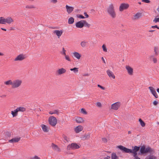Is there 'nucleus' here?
Segmentation results:
<instances>
[{
  "label": "nucleus",
  "instance_id": "nucleus-25",
  "mask_svg": "<svg viewBox=\"0 0 159 159\" xmlns=\"http://www.w3.org/2000/svg\"><path fill=\"white\" fill-rule=\"evenodd\" d=\"M75 121L76 122L80 123L84 122V120L82 117H77L75 119Z\"/></svg>",
  "mask_w": 159,
  "mask_h": 159
},
{
  "label": "nucleus",
  "instance_id": "nucleus-27",
  "mask_svg": "<svg viewBox=\"0 0 159 159\" xmlns=\"http://www.w3.org/2000/svg\"><path fill=\"white\" fill-rule=\"evenodd\" d=\"M52 149L55 151H59L60 149L58 147L56 144L52 143Z\"/></svg>",
  "mask_w": 159,
  "mask_h": 159
},
{
  "label": "nucleus",
  "instance_id": "nucleus-51",
  "mask_svg": "<svg viewBox=\"0 0 159 159\" xmlns=\"http://www.w3.org/2000/svg\"><path fill=\"white\" fill-rule=\"evenodd\" d=\"M152 60L154 63H156L157 62V60L156 58L153 57Z\"/></svg>",
  "mask_w": 159,
  "mask_h": 159
},
{
  "label": "nucleus",
  "instance_id": "nucleus-50",
  "mask_svg": "<svg viewBox=\"0 0 159 159\" xmlns=\"http://www.w3.org/2000/svg\"><path fill=\"white\" fill-rule=\"evenodd\" d=\"M142 1L146 3H149L150 2L149 0H142Z\"/></svg>",
  "mask_w": 159,
  "mask_h": 159
},
{
  "label": "nucleus",
  "instance_id": "nucleus-54",
  "mask_svg": "<svg viewBox=\"0 0 159 159\" xmlns=\"http://www.w3.org/2000/svg\"><path fill=\"white\" fill-rule=\"evenodd\" d=\"M153 103L154 105L156 106L158 104V102L156 101H155L153 102Z\"/></svg>",
  "mask_w": 159,
  "mask_h": 159
},
{
  "label": "nucleus",
  "instance_id": "nucleus-35",
  "mask_svg": "<svg viewBox=\"0 0 159 159\" xmlns=\"http://www.w3.org/2000/svg\"><path fill=\"white\" fill-rule=\"evenodd\" d=\"M139 121L140 123V125H141V126L142 127H144L145 126V123L143 121V120L141 119H140V118L139 119Z\"/></svg>",
  "mask_w": 159,
  "mask_h": 159
},
{
  "label": "nucleus",
  "instance_id": "nucleus-32",
  "mask_svg": "<svg viewBox=\"0 0 159 159\" xmlns=\"http://www.w3.org/2000/svg\"><path fill=\"white\" fill-rule=\"evenodd\" d=\"M74 19L73 17H70L68 20V23L69 24H72L74 23Z\"/></svg>",
  "mask_w": 159,
  "mask_h": 159
},
{
  "label": "nucleus",
  "instance_id": "nucleus-14",
  "mask_svg": "<svg viewBox=\"0 0 159 159\" xmlns=\"http://www.w3.org/2000/svg\"><path fill=\"white\" fill-rule=\"evenodd\" d=\"M142 16V13L141 12H138L134 15L132 19L133 20H136L139 19Z\"/></svg>",
  "mask_w": 159,
  "mask_h": 159
},
{
  "label": "nucleus",
  "instance_id": "nucleus-38",
  "mask_svg": "<svg viewBox=\"0 0 159 159\" xmlns=\"http://www.w3.org/2000/svg\"><path fill=\"white\" fill-rule=\"evenodd\" d=\"M62 137L64 140L66 142H68L69 141V139L65 135L63 134Z\"/></svg>",
  "mask_w": 159,
  "mask_h": 159
},
{
  "label": "nucleus",
  "instance_id": "nucleus-12",
  "mask_svg": "<svg viewBox=\"0 0 159 159\" xmlns=\"http://www.w3.org/2000/svg\"><path fill=\"white\" fill-rule=\"evenodd\" d=\"M66 72V70L63 68L58 69L56 71V73L58 75H61L64 74Z\"/></svg>",
  "mask_w": 159,
  "mask_h": 159
},
{
  "label": "nucleus",
  "instance_id": "nucleus-48",
  "mask_svg": "<svg viewBox=\"0 0 159 159\" xmlns=\"http://www.w3.org/2000/svg\"><path fill=\"white\" fill-rule=\"evenodd\" d=\"M30 159H40V157H38L35 156L31 158Z\"/></svg>",
  "mask_w": 159,
  "mask_h": 159
},
{
  "label": "nucleus",
  "instance_id": "nucleus-20",
  "mask_svg": "<svg viewBox=\"0 0 159 159\" xmlns=\"http://www.w3.org/2000/svg\"><path fill=\"white\" fill-rule=\"evenodd\" d=\"M76 27L78 28H82L84 27L83 20H81L77 22L75 24Z\"/></svg>",
  "mask_w": 159,
  "mask_h": 159
},
{
  "label": "nucleus",
  "instance_id": "nucleus-7",
  "mask_svg": "<svg viewBox=\"0 0 159 159\" xmlns=\"http://www.w3.org/2000/svg\"><path fill=\"white\" fill-rule=\"evenodd\" d=\"M129 7V5L127 3H121L119 7V10L120 11H122L124 10L127 9Z\"/></svg>",
  "mask_w": 159,
  "mask_h": 159
},
{
  "label": "nucleus",
  "instance_id": "nucleus-60",
  "mask_svg": "<svg viewBox=\"0 0 159 159\" xmlns=\"http://www.w3.org/2000/svg\"><path fill=\"white\" fill-rule=\"evenodd\" d=\"M1 29L3 30H4V31H6L7 30L6 29H4V28H1Z\"/></svg>",
  "mask_w": 159,
  "mask_h": 159
},
{
  "label": "nucleus",
  "instance_id": "nucleus-11",
  "mask_svg": "<svg viewBox=\"0 0 159 159\" xmlns=\"http://www.w3.org/2000/svg\"><path fill=\"white\" fill-rule=\"evenodd\" d=\"M125 69L127 70L128 74L129 75H132L134 74L133 69L131 66L126 65L125 67Z\"/></svg>",
  "mask_w": 159,
  "mask_h": 159
},
{
  "label": "nucleus",
  "instance_id": "nucleus-64",
  "mask_svg": "<svg viewBox=\"0 0 159 159\" xmlns=\"http://www.w3.org/2000/svg\"><path fill=\"white\" fill-rule=\"evenodd\" d=\"M108 157L109 158H110V157Z\"/></svg>",
  "mask_w": 159,
  "mask_h": 159
},
{
  "label": "nucleus",
  "instance_id": "nucleus-63",
  "mask_svg": "<svg viewBox=\"0 0 159 159\" xmlns=\"http://www.w3.org/2000/svg\"><path fill=\"white\" fill-rule=\"evenodd\" d=\"M131 132L130 131H128V134H131Z\"/></svg>",
  "mask_w": 159,
  "mask_h": 159
},
{
  "label": "nucleus",
  "instance_id": "nucleus-57",
  "mask_svg": "<svg viewBox=\"0 0 159 159\" xmlns=\"http://www.w3.org/2000/svg\"><path fill=\"white\" fill-rule=\"evenodd\" d=\"M4 55V54L3 53L0 52V56H3Z\"/></svg>",
  "mask_w": 159,
  "mask_h": 159
},
{
  "label": "nucleus",
  "instance_id": "nucleus-34",
  "mask_svg": "<svg viewBox=\"0 0 159 159\" xmlns=\"http://www.w3.org/2000/svg\"><path fill=\"white\" fill-rule=\"evenodd\" d=\"M111 159H119V157L117 156L116 153H114L111 154Z\"/></svg>",
  "mask_w": 159,
  "mask_h": 159
},
{
  "label": "nucleus",
  "instance_id": "nucleus-44",
  "mask_svg": "<svg viewBox=\"0 0 159 159\" xmlns=\"http://www.w3.org/2000/svg\"><path fill=\"white\" fill-rule=\"evenodd\" d=\"M57 2V0H51L50 1V2L52 4H56Z\"/></svg>",
  "mask_w": 159,
  "mask_h": 159
},
{
  "label": "nucleus",
  "instance_id": "nucleus-16",
  "mask_svg": "<svg viewBox=\"0 0 159 159\" xmlns=\"http://www.w3.org/2000/svg\"><path fill=\"white\" fill-rule=\"evenodd\" d=\"M107 73L110 78H112L113 79H115V76L114 73L110 70H107Z\"/></svg>",
  "mask_w": 159,
  "mask_h": 159
},
{
  "label": "nucleus",
  "instance_id": "nucleus-40",
  "mask_svg": "<svg viewBox=\"0 0 159 159\" xmlns=\"http://www.w3.org/2000/svg\"><path fill=\"white\" fill-rule=\"evenodd\" d=\"M34 8L35 7H34V6L33 5H27L25 6V8L26 9H32Z\"/></svg>",
  "mask_w": 159,
  "mask_h": 159
},
{
  "label": "nucleus",
  "instance_id": "nucleus-30",
  "mask_svg": "<svg viewBox=\"0 0 159 159\" xmlns=\"http://www.w3.org/2000/svg\"><path fill=\"white\" fill-rule=\"evenodd\" d=\"M18 112H24L25 111L26 109L23 107H17L16 109Z\"/></svg>",
  "mask_w": 159,
  "mask_h": 159
},
{
  "label": "nucleus",
  "instance_id": "nucleus-24",
  "mask_svg": "<svg viewBox=\"0 0 159 159\" xmlns=\"http://www.w3.org/2000/svg\"><path fill=\"white\" fill-rule=\"evenodd\" d=\"M11 114L12 116L13 117H14L16 116L18 114V112L16 109L14 110L13 111H11Z\"/></svg>",
  "mask_w": 159,
  "mask_h": 159
},
{
  "label": "nucleus",
  "instance_id": "nucleus-15",
  "mask_svg": "<svg viewBox=\"0 0 159 159\" xmlns=\"http://www.w3.org/2000/svg\"><path fill=\"white\" fill-rule=\"evenodd\" d=\"M53 33L54 34H55L57 36L58 38L61 36L63 33V31L62 30H55L53 31Z\"/></svg>",
  "mask_w": 159,
  "mask_h": 159
},
{
  "label": "nucleus",
  "instance_id": "nucleus-58",
  "mask_svg": "<svg viewBox=\"0 0 159 159\" xmlns=\"http://www.w3.org/2000/svg\"><path fill=\"white\" fill-rule=\"evenodd\" d=\"M153 57H154L153 55H152L150 56V59H153Z\"/></svg>",
  "mask_w": 159,
  "mask_h": 159
},
{
  "label": "nucleus",
  "instance_id": "nucleus-56",
  "mask_svg": "<svg viewBox=\"0 0 159 159\" xmlns=\"http://www.w3.org/2000/svg\"><path fill=\"white\" fill-rule=\"evenodd\" d=\"M101 59H102V60L103 61V62L104 63H106V62H105V60L104 59L103 57H102Z\"/></svg>",
  "mask_w": 159,
  "mask_h": 159
},
{
  "label": "nucleus",
  "instance_id": "nucleus-19",
  "mask_svg": "<svg viewBox=\"0 0 159 159\" xmlns=\"http://www.w3.org/2000/svg\"><path fill=\"white\" fill-rule=\"evenodd\" d=\"M72 54L73 57L78 60L80 59L81 57V54L76 52H73Z\"/></svg>",
  "mask_w": 159,
  "mask_h": 159
},
{
  "label": "nucleus",
  "instance_id": "nucleus-23",
  "mask_svg": "<svg viewBox=\"0 0 159 159\" xmlns=\"http://www.w3.org/2000/svg\"><path fill=\"white\" fill-rule=\"evenodd\" d=\"M4 84L7 86L11 85L12 88V85L13 84V81H12L11 80H8L5 82H4Z\"/></svg>",
  "mask_w": 159,
  "mask_h": 159
},
{
  "label": "nucleus",
  "instance_id": "nucleus-28",
  "mask_svg": "<svg viewBox=\"0 0 159 159\" xmlns=\"http://www.w3.org/2000/svg\"><path fill=\"white\" fill-rule=\"evenodd\" d=\"M90 134L89 133L85 134L81 137L83 140H84L86 139H88L90 138Z\"/></svg>",
  "mask_w": 159,
  "mask_h": 159
},
{
  "label": "nucleus",
  "instance_id": "nucleus-6",
  "mask_svg": "<svg viewBox=\"0 0 159 159\" xmlns=\"http://www.w3.org/2000/svg\"><path fill=\"white\" fill-rule=\"evenodd\" d=\"M152 152V149L150 148L147 147L145 148L144 146H142L141 147L140 152L142 154H144Z\"/></svg>",
  "mask_w": 159,
  "mask_h": 159
},
{
  "label": "nucleus",
  "instance_id": "nucleus-8",
  "mask_svg": "<svg viewBox=\"0 0 159 159\" xmlns=\"http://www.w3.org/2000/svg\"><path fill=\"white\" fill-rule=\"evenodd\" d=\"M120 102H116L111 104V109L113 110H117L120 108Z\"/></svg>",
  "mask_w": 159,
  "mask_h": 159
},
{
  "label": "nucleus",
  "instance_id": "nucleus-49",
  "mask_svg": "<svg viewBox=\"0 0 159 159\" xmlns=\"http://www.w3.org/2000/svg\"><path fill=\"white\" fill-rule=\"evenodd\" d=\"M98 86L103 90H104L105 89V87H104L103 86H101V85H100L99 84H98Z\"/></svg>",
  "mask_w": 159,
  "mask_h": 159
},
{
  "label": "nucleus",
  "instance_id": "nucleus-42",
  "mask_svg": "<svg viewBox=\"0 0 159 159\" xmlns=\"http://www.w3.org/2000/svg\"><path fill=\"white\" fill-rule=\"evenodd\" d=\"M146 159H156V158L155 157L153 156H149L147 157Z\"/></svg>",
  "mask_w": 159,
  "mask_h": 159
},
{
  "label": "nucleus",
  "instance_id": "nucleus-22",
  "mask_svg": "<svg viewBox=\"0 0 159 159\" xmlns=\"http://www.w3.org/2000/svg\"><path fill=\"white\" fill-rule=\"evenodd\" d=\"M43 130L45 132H48L49 131L48 127L44 124H42L41 125Z\"/></svg>",
  "mask_w": 159,
  "mask_h": 159
},
{
  "label": "nucleus",
  "instance_id": "nucleus-37",
  "mask_svg": "<svg viewBox=\"0 0 159 159\" xmlns=\"http://www.w3.org/2000/svg\"><path fill=\"white\" fill-rule=\"evenodd\" d=\"M70 70L71 71H73L74 73H76L78 72V68L76 67H74L73 68L70 69Z\"/></svg>",
  "mask_w": 159,
  "mask_h": 159
},
{
  "label": "nucleus",
  "instance_id": "nucleus-41",
  "mask_svg": "<svg viewBox=\"0 0 159 159\" xmlns=\"http://www.w3.org/2000/svg\"><path fill=\"white\" fill-rule=\"evenodd\" d=\"M66 50L64 49V48H62V51L61 52V54L65 56L66 55Z\"/></svg>",
  "mask_w": 159,
  "mask_h": 159
},
{
  "label": "nucleus",
  "instance_id": "nucleus-33",
  "mask_svg": "<svg viewBox=\"0 0 159 159\" xmlns=\"http://www.w3.org/2000/svg\"><path fill=\"white\" fill-rule=\"evenodd\" d=\"M64 57H65V59L66 61H67L69 62H70L71 61V58H70V57L69 55H65L64 56Z\"/></svg>",
  "mask_w": 159,
  "mask_h": 159
},
{
  "label": "nucleus",
  "instance_id": "nucleus-52",
  "mask_svg": "<svg viewBox=\"0 0 159 159\" xmlns=\"http://www.w3.org/2000/svg\"><path fill=\"white\" fill-rule=\"evenodd\" d=\"M84 16H85V18H87L89 17V16L87 14V13L86 12H84Z\"/></svg>",
  "mask_w": 159,
  "mask_h": 159
},
{
  "label": "nucleus",
  "instance_id": "nucleus-4",
  "mask_svg": "<svg viewBox=\"0 0 159 159\" xmlns=\"http://www.w3.org/2000/svg\"><path fill=\"white\" fill-rule=\"evenodd\" d=\"M22 83V80L19 79L14 80L13 81L12 88L13 89H17L20 88Z\"/></svg>",
  "mask_w": 159,
  "mask_h": 159
},
{
  "label": "nucleus",
  "instance_id": "nucleus-18",
  "mask_svg": "<svg viewBox=\"0 0 159 159\" xmlns=\"http://www.w3.org/2000/svg\"><path fill=\"white\" fill-rule=\"evenodd\" d=\"M83 129V127L81 125H78L74 128V131L76 133H78L81 131Z\"/></svg>",
  "mask_w": 159,
  "mask_h": 159
},
{
  "label": "nucleus",
  "instance_id": "nucleus-2",
  "mask_svg": "<svg viewBox=\"0 0 159 159\" xmlns=\"http://www.w3.org/2000/svg\"><path fill=\"white\" fill-rule=\"evenodd\" d=\"M107 10L108 14L111 18H116V15L113 4L111 3L110 4L107 8Z\"/></svg>",
  "mask_w": 159,
  "mask_h": 159
},
{
  "label": "nucleus",
  "instance_id": "nucleus-13",
  "mask_svg": "<svg viewBox=\"0 0 159 159\" xmlns=\"http://www.w3.org/2000/svg\"><path fill=\"white\" fill-rule=\"evenodd\" d=\"M148 89H149L150 91L152 94L156 98H158L157 94L156 91L155 89L152 86H150L148 87Z\"/></svg>",
  "mask_w": 159,
  "mask_h": 159
},
{
  "label": "nucleus",
  "instance_id": "nucleus-62",
  "mask_svg": "<svg viewBox=\"0 0 159 159\" xmlns=\"http://www.w3.org/2000/svg\"><path fill=\"white\" fill-rule=\"evenodd\" d=\"M154 31V30H149V31L150 32H153Z\"/></svg>",
  "mask_w": 159,
  "mask_h": 159
},
{
  "label": "nucleus",
  "instance_id": "nucleus-26",
  "mask_svg": "<svg viewBox=\"0 0 159 159\" xmlns=\"http://www.w3.org/2000/svg\"><path fill=\"white\" fill-rule=\"evenodd\" d=\"M154 52L155 56H157L159 54V50L158 47L157 46H155L154 47Z\"/></svg>",
  "mask_w": 159,
  "mask_h": 159
},
{
  "label": "nucleus",
  "instance_id": "nucleus-31",
  "mask_svg": "<svg viewBox=\"0 0 159 159\" xmlns=\"http://www.w3.org/2000/svg\"><path fill=\"white\" fill-rule=\"evenodd\" d=\"M49 113L51 115H52L54 114H57L58 115L59 114V111L57 110H54L52 111H50Z\"/></svg>",
  "mask_w": 159,
  "mask_h": 159
},
{
  "label": "nucleus",
  "instance_id": "nucleus-36",
  "mask_svg": "<svg viewBox=\"0 0 159 159\" xmlns=\"http://www.w3.org/2000/svg\"><path fill=\"white\" fill-rule=\"evenodd\" d=\"M83 24L84 26H85L88 28L90 26V24H89L85 20H83Z\"/></svg>",
  "mask_w": 159,
  "mask_h": 159
},
{
  "label": "nucleus",
  "instance_id": "nucleus-55",
  "mask_svg": "<svg viewBox=\"0 0 159 159\" xmlns=\"http://www.w3.org/2000/svg\"><path fill=\"white\" fill-rule=\"evenodd\" d=\"M151 27L152 28H156L158 29H159V28H158L157 25H155V26H152Z\"/></svg>",
  "mask_w": 159,
  "mask_h": 159
},
{
  "label": "nucleus",
  "instance_id": "nucleus-43",
  "mask_svg": "<svg viewBox=\"0 0 159 159\" xmlns=\"http://www.w3.org/2000/svg\"><path fill=\"white\" fill-rule=\"evenodd\" d=\"M80 112L84 114H85V115L87 114V113L86 112V110L84 108H81V109Z\"/></svg>",
  "mask_w": 159,
  "mask_h": 159
},
{
  "label": "nucleus",
  "instance_id": "nucleus-46",
  "mask_svg": "<svg viewBox=\"0 0 159 159\" xmlns=\"http://www.w3.org/2000/svg\"><path fill=\"white\" fill-rule=\"evenodd\" d=\"M153 21L155 23L159 22V18H155L153 20Z\"/></svg>",
  "mask_w": 159,
  "mask_h": 159
},
{
  "label": "nucleus",
  "instance_id": "nucleus-45",
  "mask_svg": "<svg viewBox=\"0 0 159 159\" xmlns=\"http://www.w3.org/2000/svg\"><path fill=\"white\" fill-rule=\"evenodd\" d=\"M96 105L97 107H102V104L99 102H98L96 103Z\"/></svg>",
  "mask_w": 159,
  "mask_h": 159
},
{
  "label": "nucleus",
  "instance_id": "nucleus-9",
  "mask_svg": "<svg viewBox=\"0 0 159 159\" xmlns=\"http://www.w3.org/2000/svg\"><path fill=\"white\" fill-rule=\"evenodd\" d=\"M26 58L25 55L21 54L17 56L14 59L15 61H22Z\"/></svg>",
  "mask_w": 159,
  "mask_h": 159
},
{
  "label": "nucleus",
  "instance_id": "nucleus-1",
  "mask_svg": "<svg viewBox=\"0 0 159 159\" xmlns=\"http://www.w3.org/2000/svg\"><path fill=\"white\" fill-rule=\"evenodd\" d=\"M119 149L122 151L123 152L125 153H132L134 154V156L135 157L137 155V152L138 151L140 148L139 147L135 146L134 147H133L132 150L122 146L120 145L117 146Z\"/></svg>",
  "mask_w": 159,
  "mask_h": 159
},
{
  "label": "nucleus",
  "instance_id": "nucleus-21",
  "mask_svg": "<svg viewBox=\"0 0 159 159\" xmlns=\"http://www.w3.org/2000/svg\"><path fill=\"white\" fill-rule=\"evenodd\" d=\"M20 139V137H16L9 140V142L10 143H16L19 141Z\"/></svg>",
  "mask_w": 159,
  "mask_h": 159
},
{
  "label": "nucleus",
  "instance_id": "nucleus-47",
  "mask_svg": "<svg viewBox=\"0 0 159 159\" xmlns=\"http://www.w3.org/2000/svg\"><path fill=\"white\" fill-rule=\"evenodd\" d=\"M77 17L78 18H81V19H84V16L82 15H77Z\"/></svg>",
  "mask_w": 159,
  "mask_h": 159
},
{
  "label": "nucleus",
  "instance_id": "nucleus-61",
  "mask_svg": "<svg viewBox=\"0 0 159 159\" xmlns=\"http://www.w3.org/2000/svg\"><path fill=\"white\" fill-rule=\"evenodd\" d=\"M157 92L158 93H159V88H158V89H157Z\"/></svg>",
  "mask_w": 159,
  "mask_h": 159
},
{
  "label": "nucleus",
  "instance_id": "nucleus-39",
  "mask_svg": "<svg viewBox=\"0 0 159 159\" xmlns=\"http://www.w3.org/2000/svg\"><path fill=\"white\" fill-rule=\"evenodd\" d=\"M102 48L104 52H107V48L105 44H103L102 46Z\"/></svg>",
  "mask_w": 159,
  "mask_h": 159
},
{
  "label": "nucleus",
  "instance_id": "nucleus-29",
  "mask_svg": "<svg viewBox=\"0 0 159 159\" xmlns=\"http://www.w3.org/2000/svg\"><path fill=\"white\" fill-rule=\"evenodd\" d=\"M88 42L87 41H84L80 43V45L82 48H85L87 46Z\"/></svg>",
  "mask_w": 159,
  "mask_h": 159
},
{
  "label": "nucleus",
  "instance_id": "nucleus-5",
  "mask_svg": "<svg viewBox=\"0 0 159 159\" xmlns=\"http://www.w3.org/2000/svg\"><path fill=\"white\" fill-rule=\"evenodd\" d=\"M48 121L49 124L52 126H54L56 125L57 120L55 117L51 116L49 117Z\"/></svg>",
  "mask_w": 159,
  "mask_h": 159
},
{
  "label": "nucleus",
  "instance_id": "nucleus-17",
  "mask_svg": "<svg viewBox=\"0 0 159 159\" xmlns=\"http://www.w3.org/2000/svg\"><path fill=\"white\" fill-rule=\"evenodd\" d=\"M66 8L67 12L69 14L71 13L73 11L74 9V7L68 6V5H66Z\"/></svg>",
  "mask_w": 159,
  "mask_h": 159
},
{
  "label": "nucleus",
  "instance_id": "nucleus-10",
  "mask_svg": "<svg viewBox=\"0 0 159 159\" xmlns=\"http://www.w3.org/2000/svg\"><path fill=\"white\" fill-rule=\"evenodd\" d=\"M79 146L76 143H72L71 144L69 145L67 147V149L69 150L79 148Z\"/></svg>",
  "mask_w": 159,
  "mask_h": 159
},
{
  "label": "nucleus",
  "instance_id": "nucleus-53",
  "mask_svg": "<svg viewBox=\"0 0 159 159\" xmlns=\"http://www.w3.org/2000/svg\"><path fill=\"white\" fill-rule=\"evenodd\" d=\"M102 141L103 142H104V143H107V139H106L105 138H102Z\"/></svg>",
  "mask_w": 159,
  "mask_h": 159
},
{
  "label": "nucleus",
  "instance_id": "nucleus-59",
  "mask_svg": "<svg viewBox=\"0 0 159 159\" xmlns=\"http://www.w3.org/2000/svg\"><path fill=\"white\" fill-rule=\"evenodd\" d=\"M135 159H140V158L139 157H137V156H135Z\"/></svg>",
  "mask_w": 159,
  "mask_h": 159
},
{
  "label": "nucleus",
  "instance_id": "nucleus-3",
  "mask_svg": "<svg viewBox=\"0 0 159 159\" xmlns=\"http://www.w3.org/2000/svg\"><path fill=\"white\" fill-rule=\"evenodd\" d=\"M14 22L13 19L11 17H8L6 18L1 17L0 18V24H7L8 25L12 24Z\"/></svg>",
  "mask_w": 159,
  "mask_h": 159
}]
</instances>
